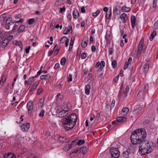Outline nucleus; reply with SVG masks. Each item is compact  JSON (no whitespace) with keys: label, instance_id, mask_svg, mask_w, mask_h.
Wrapping results in <instances>:
<instances>
[{"label":"nucleus","instance_id":"obj_61","mask_svg":"<svg viewBox=\"0 0 158 158\" xmlns=\"http://www.w3.org/2000/svg\"><path fill=\"white\" fill-rule=\"evenodd\" d=\"M10 158H16V157L14 154L10 152Z\"/></svg>","mask_w":158,"mask_h":158},{"label":"nucleus","instance_id":"obj_54","mask_svg":"<svg viewBox=\"0 0 158 158\" xmlns=\"http://www.w3.org/2000/svg\"><path fill=\"white\" fill-rule=\"evenodd\" d=\"M81 11L82 13H85V10L84 6H83L81 8Z\"/></svg>","mask_w":158,"mask_h":158},{"label":"nucleus","instance_id":"obj_21","mask_svg":"<svg viewBox=\"0 0 158 158\" xmlns=\"http://www.w3.org/2000/svg\"><path fill=\"white\" fill-rule=\"evenodd\" d=\"M72 27L71 26H70L69 27H66L64 32L66 31V32H64V34H69L70 33H72V31H71V30H72Z\"/></svg>","mask_w":158,"mask_h":158},{"label":"nucleus","instance_id":"obj_34","mask_svg":"<svg viewBox=\"0 0 158 158\" xmlns=\"http://www.w3.org/2000/svg\"><path fill=\"white\" fill-rule=\"evenodd\" d=\"M9 84H8V85L6 86V89H5L4 92L5 93H6V94L8 95L9 94Z\"/></svg>","mask_w":158,"mask_h":158},{"label":"nucleus","instance_id":"obj_59","mask_svg":"<svg viewBox=\"0 0 158 158\" xmlns=\"http://www.w3.org/2000/svg\"><path fill=\"white\" fill-rule=\"evenodd\" d=\"M43 90V89L42 88H41L39 89L37 91V94H41V93L42 92Z\"/></svg>","mask_w":158,"mask_h":158},{"label":"nucleus","instance_id":"obj_48","mask_svg":"<svg viewBox=\"0 0 158 158\" xmlns=\"http://www.w3.org/2000/svg\"><path fill=\"white\" fill-rule=\"evenodd\" d=\"M100 11L99 10L93 13V15L95 16H97L100 13Z\"/></svg>","mask_w":158,"mask_h":158},{"label":"nucleus","instance_id":"obj_8","mask_svg":"<svg viewBox=\"0 0 158 158\" xmlns=\"http://www.w3.org/2000/svg\"><path fill=\"white\" fill-rule=\"evenodd\" d=\"M105 62L104 61H102L100 63L99 62H98L95 65V68H98L100 65V67L99 68V69L100 70H102L103 68L105 66Z\"/></svg>","mask_w":158,"mask_h":158},{"label":"nucleus","instance_id":"obj_60","mask_svg":"<svg viewBox=\"0 0 158 158\" xmlns=\"http://www.w3.org/2000/svg\"><path fill=\"white\" fill-rule=\"evenodd\" d=\"M37 77H38L37 76V75H36L35 76H33V77H31L30 78H29V81H30V82H31L32 81V80H33L34 78Z\"/></svg>","mask_w":158,"mask_h":158},{"label":"nucleus","instance_id":"obj_63","mask_svg":"<svg viewBox=\"0 0 158 158\" xmlns=\"http://www.w3.org/2000/svg\"><path fill=\"white\" fill-rule=\"evenodd\" d=\"M91 49H92V50L93 52H95V51L96 50V47L94 45H93L92 46Z\"/></svg>","mask_w":158,"mask_h":158},{"label":"nucleus","instance_id":"obj_41","mask_svg":"<svg viewBox=\"0 0 158 158\" xmlns=\"http://www.w3.org/2000/svg\"><path fill=\"white\" fill-rule=\"evenodd\" d=\"M18 27V25L16 24H15L14 26L13 29L11 31H10V32L11 33L14 32L17 29V28Z\"/></svg>","mask_w":158,"mask_h":158},{"label":"nucleus","instance_id":"obj_4","mask_svg":"<svg viewBox=\"0 0 158 158\" xmlns=\"http://www.w3.org/2000/svg\"><path fill=\"white\" fill-rule=\"evenodd\" d=\"M4 15L0 16V25H3L5 23L4 27L6 29H9L10 27V17H8L6 19Z\"/></svg>","mask_w":158,"mask_h":158},{"label":"nucleus","instance_id":"obj_55","mask_svg":"<svg viewBox=\"0 0 158 158\" xmlns=\"http://www.w3.org/2000/svg\"><path fill=\"white\" fill-rule=\"evenodd\" d=\"M56 98L57 99H60L62 98V96L61 95L60 93H58L57 95Z\"/></svg>","mask_w":158,"mask_h":158},{"label":"nucleus","instance_id":"obj_6","mask_svg":"<svg viewBox=\"0 0 158 158\" xmlns=\"http://www.w3.org/2000/svg\"><path fill=\"white\" fill-rule=\"evenodd\" d=\"M27 108L28 114L31 115L33 110V103L32 102L29 101L27 104Z\"/></svg>","mask_w":158,"mask_h":158},{"label":"nucleus","instance_id":"obj_24","mask_svg":"<svg viewBox=\"0 0 158 158\" xmlns=\"http://www.w3.org/2000/svg\"><path fill=\"white\" fill-rule=\"evenodd\" d=\"M25 28V26L23 25H22L20 26L17 30V32L16 35H17V33H20L23 31L24 30Z\"/></svg>","mask_w":158,"mask_h":158},{"label":"nucleus","instance_id":"obj_9","mask_svg":"<svg viewBox=\"0 0 158 158\" xmlns=\"http://www.w3.org/2000/svg\"><path fill=\"white\" fill-rule=\"evenodd\" d=\"M131 155V151L128 149L123 152V158H129Z\"/></svg>","mask_w":158,"mask_h":158},{"label":"nucleus","instance_id":"obj_33","mask_svg":"<svg viewBox=\"0 0 158 158\" xmlns=\"http://www.w3.org/2000/svg\"><path fill=\"white\" fill-rule=\"evenodd\" d=\"M36 21V20L34 18H32L29 19L28 21V23L29 24H32Z\"/></svg>","mask_w":158,"mask_h":158},{"label":"nucleus","instance_id":"obj_57","mask_svg":"<svg viewBox=\"0 0 158 158\" xmlns=\"http://www.w3.org/2000/svg\"><path fill=\"white\" fill-rule=\"evenodd\" d=\"M109 55H111L112 54L113 52V49L112 48H110L109 49Z\"/></svg>","mask_w":158,"mask_h":158},{"label":"nucleus","instance_id":"obj_5","mask_svg":"<svg viewBox=\"0 0 158 158\" xmlns=\"http://www.w3.org/2000/svg\"><path fill=\"white\" fill-rule=\"evenodd\" d=\"M110 152L112 157L114 158H118L120 156V152L117 148H111L110 149Z\"/></svg>","mask_w":158,"mask_h":158},{"label":"nucleus","instance_id":"obj_62","mask_svg":"<svg viewBox=\"0 0 158 158\" xmlns=\"http://www.w3.org/2000/svg\"><path fill=\"white\" fill-rule=\"evenodd\" d=\"M65 7L64 6L63 8H60V13H62L63 12L65 11Z\"/></svg>","mask_w":158,"mask_h":158},{"label":"nucleus","instance_id":"obj_22","mask_svg":"<svg viewBox=\"0 0 158 158\" xmlns=\"http://www.w3.org/2000/svg\"><path fill=\"white\" fill-rule=\"evenodd\" d=\"M39 83L38 82H35V83H34L33 85L31 88L29 92H33L36 89Z\"/></svg>","mask_w":158,"mask_h":158},{"label":"nucleus","instance_id":"obj_40","mask_svg":"<svg viewBox=\"0 0 158 158\" xmlns=\"http://www.w3.org/2000/svg\"><path fill=\"white\" fill-rule=\"evenodd\" d=\"M148 85L146 84L144 85L143 92H146L148 91Z\"/></svg>","mask_w":158,"mask_h":158},{"label":"nucleus","instance_id":"obj_12","mask_svg":"<svg viewBox=\"0 0 158 158\" xmlns=\"http://www.w3.org/2000/svg\"><path fill=\"white\" fill-rule=\"evenodd\" d=\"M13 44H15L16 45L19 46L21 48V49L22 50L23 49V45L22 42L21 41H17L15 40L13 42Z\"/></svg>","mask_w":158,"mask_h":158},{"label":"nucleus","instance_id":"obj_58","mask_svg":"<svg viewBox=\"0 0 158 158\" xmlns=\"http://www.w3.org/2000/svg\"><path fill=\"white\" fill-rule=\"evenodd\" d=\"M60 66L59 64L58 63H56L54 66V68L55 69H58Z\"/></svg>","mask_w":158,"mask_h":158},{"label":"nucleus","instance_id":"obj_52","mask_svg":"<svg viewBox=\"0 0 158 158\" xmlns=\"http://www.w3.org/2000/svg\"><path fill=\"white\" fill-rule=\"evenodd\" d=\"M154 26L155 29L158 28V20L155 22L154 24Z\"/></svg>","mask_w":158,"mask_h":158},{"label":"nucleus","instance_id":"obj_14","mask_svg":"<svg viewBox=\"0 0 158 158\" xmlns=\"http://www.w3.org/2000/svg\"><path fill=\"white\" fill-rule=\"evenodd\" d=\"M143 42L141 40L139 45V47L138 50V53L141 54L142 51L143 49Z\"/></svg>","mask_w":158,"mask_h":158},{"label":"nucleus","instance_id":"obj_11","mask_svg":"<svg viewBox=\"0 0 158 158\" xmlns=\"http://www.w3.org/2000/svg\"><path fill=\"white\" fill-rule=\"evenodd\" d=\"M10 41V35L9 36L7 39H4L2 43V47L3 48H5L7 45V43Z\"/></svg>","mask_w":158,"mask_h":158},{"label":"nucleus","instance_id":"obj_37","mask_svg":"<svg viewBox=\"0 0 158 158\" xmlns=\"http://www.w3.org/2000/svg\"><path fill=\"white\" fill-rule=\"evenodd\" d=\"M111 15V10H110V11L109 12V14H108L107 13H106V17L107 19L110 18Z\"/></svg>","mask_w":158,"mask_h":158},{"label":"nucleus","instance_id":"obj_53","mask_svg":"<svg viewBox=\"0 0 158 158\" xmlns=\"http://www.w3.org/2000/svg\"><path fill=\"white\" fill-rule=\"evenodd\" d=\"M31 48V47L30 46H29L28 47L26 48H25V52L26 53H29V50Z\"/></svg>","mask_w":158,"mask_h":158},{"label":"nucleus","instance_id":"obj_42","mask_svg":"<svg viewBox=\"0 0 158 158\" xmlns=\"http://www.w3.org/2000/svg\"><path fill=\"white\" fill-rule=\"evenodd\" d=\"M112 65L114 68H115L117 65L116 61L115 60L113 61L112 62Z\"/></svg>","mask_w":158,"mask_h":158},{"label":"nucleus","instance_id":"obj_43","mask_svg":"<svg viewBox=\"0 0 158 158\" xmlns=\"http://www.w3.org/2000/svg\"><path fill=\"white\" fill-rule=\"evenodd\" d=\"M72 80V75L69 74L67 77V81L68 82L71 81Z\"/></svg>","mask_w":158,"mask_h":158},{"label":"nucleus","instance_id":"obj_36","mask_svg":"<svg viewBox=\"0 0 158 158\" xmlns=\"http://www.w3.org/2000/svg\"><path fill=\"white\" fill-rule=\"evenodd\" d=\"M85 143L84 140L80 139L79 140L77 143V144L79 145H80L84 144Z\"/></svg>","mask_w":158,"mask_h":158},{"label":"nucleus","instance_id":"obj_64","mask_svg":"<svg viewBox=\"0 0 158 158\" xmlns=\"http://www.w3.org/2000/svg\"><path fill=\"white\" fill-rule=\"evenodd\" d=\"M22 16H21V14H19V15H16L15 16V17L16 18H17V19H19V18H20V17H21Z\"/></svg>","mask_w":158,"mask_h":158},{"label":"nucleus","instance_id":"obj_32","mask_svg":"<svg viewBox=\"0 0 158 158\" xmlns=\"http://www.w3.org/2000/svg\"><path fill=\"white\" fill-rule=\"evenodd\" d=\"M66 61V60L65 58L63 57L60 60V64L61 65H64L65 64Z\"/></svg>","mask_w":158,"mask_h":158},{"label":"nucleus","instance_id":"obj_1","mask_svg":"<svg viewBox=\"0 0 158 158\" xmlns=\"http://www.w3.org/2000/svg\"><path fill=\"white\" fill-rule=\"evenodd\" d=\"M146 135L145 129H138L134 131L130 137L131 142L133 144L140 143L139 152L142 155L149 154L152 151L149 141L145 139Z\"/></svg>","mask_w":158,"mask_h":158},{"label":"nucleus","instance_id":"obj_10","mask_svg":"<svg viewBox=\"0 0 158 158\" xmlns=\"http://www.w3.org/2000/svg\"><path fill=\"white\" fill-rule=\"evenodd\" d=\"M144 107L145 105H142L141 107H139L138 108L135 109L133 111V114L135 116Z\"/></svg>","mask_w":158,"mask_h":158},{"label":"nucleus","instance_id":"obj_28","mask_svg":"<svg viewBox=\"0 0 158 158\" xmlns=\"http://www.w3.org/2000/svg\"><path fill=\"white\" fill-rule=\"evenodd\" d=\"M72 144L71 145L68 144L66 145L64 148V150L65 151H67L72 148Z\"/></svg>","mask_w":158,"mask_h":158},{"label":"nucleus","instance_id":"obj_7","mask_svg":"<svg viewBox=\"0 0 158 158\" xmlns=\"http://www.w3.org/2000/svg\"><path fill=\"white\" fill-rule=\"evenodd\" d=\"M30 127V124L27 123L26 124H22L21 126V128L23 131L27 132L28 131Z\"/></svg>","mask_w":158,"mask_h":158},{"label":"nucleus","instance_id":"obj_51","mask_svg":"<svg viewBox=\"0 0 158 158\" xmlns=\"http://www.w3.org/2000/svg\"><path fill=\"white\" fill-rule=\"evenodd\" d=\"M86 53L85 52H83L81 54V58L82 59H84L86 58Z\"/></svg>","mask_w":158,"mask_h":158},{"label":"nucleus","instance_id":"obj_23","mask_svg":"<svg viewBox=\"0 0 158 158\" xmlns=\"http://www.w3.org/2000/svg\"><path fill=\"white\" fill-rule=\"evenodd\" d=\"M129 111V109L128 108L125 107L122 109V113L123 114V115H125L128 113Z\"/></svg>","mask_w":158,"mask_h":158},{"label":"nucleus","instance_id":"obj_35","mask_svg":"<svg viewBox=\"0 0 158 158\" xmlns=\"http://www.w3.org/2000/svg\"><path fill=\"white\" fill-rule=\"evenodd\" d=\"M6 79V77H2L0 81V85H2Z\"/></svg>","mask_w":158,"mask_h":158},{"label":"nucleus","instance_id":"obj_27","mask_svg":"<svg viewBox=\"0 0 158 158\" xmlns=\"http://www.w3.org/2000/svg\"><path fill=\"white\" fill-rule=\"evenodd\" d=\"M87 151V149L85 147H82L80 149V152L82 153L83 154H85Z\"/></svg>","mask_w":158,"mask_h":158},{"label":"nucleus","instance_id":"obj_56","mask_svg":"<svg viewBox=\"0 0 158 158\" xmlns=\"http://www.w3.org/2000/svg\"><path fill=\"white\" fill-rule=\"evenodd\" d=\"M115 102V100L114 99L112 100L111 105V107H113L114 106Z\"/></svg>","mask_w":158,"mask_h":158},{"label":"nucleus","instance_id":"obj_39","mask_svg":"<svg viewBox=\"0 0 158 158\" xmlns=\"http://www.w3.org/2000/svg\"><path fill=\"white\" fill-rule=\"evenodd\" d=\"M79 151L78 149H76L73 151L70 154V156L71 157H72L74 156L73 155L74 153H77L78 151Z\"/></svg>","mask_w":158,"mask_h":158},{"label":"nucleus","instance_id":"obj_50","mask_svg":"<svg viewBox=\"0 0 158 158\" xmlns=\"http://www.w3.org/2000/svg\"><path fill=\"white\" fill-rule=\"evenodd\" d=\"M10 152L5 154L4 155V158H10Z\"/></svg>","mask_w":158,"mask_h":158},{"label":"nucleus","instance_id":"obj_26","mask_svg":"<svg viewBox=\"0 0 158 158\" xmlns=\"http://www.w3.org/2000/svg\"><path fill=\"white\" fill-rule=\"evenodd\" d=\"M129 90V87L128 86H127L126 87V88L125 89V91L124 92L123 94V96L125 98L126 97L127 95V93L128 92Z\"/></svg>","mask_w":158,"mask_h":158},{"label":"nucleus","instance_id":"obj_47","mask_svg":"<svg viewBox=\"0 0 158 158\" xmlns=\"http://www.w3.org/2000/svg\"><path fill=\"white\" fill-rule=\"evenodd\" d=\"M87 44L88 43L86 41H84V42L82 43L81 46L83 48H85L87 46Z\"/></svg>","mask_w":158,"mask_h":158},{"label":"nucleus","instance_id":"obj_45","mask_svg":"<svg viewBox=\"0 0 158 158\" xmlns=\"http://www.w3.org/2000/svg\"><path fill=\"white\" fill-rule=\"evenodd\" d=\"M45 111L44 110H42L39 114V116L40 117H43Z\"/></svg>","mask_w":158,"mask_h":158},{"label":"nucleus","instance_id":"obj_19","mask_svg":"<svg viewBox=\"0 0 158 158\" xmlns=\"http://www.w3.org/2000/svg\"><path fill=\"white\" fill-rule=\"evenodd\" d=\"M79 13L78 11L77 10H74L73 12V16L74 19H77L78 17Z\"/></svg>","mask_w":158,"mask_h":158},{"label":"nucleus","instance_id":"obj_29","mask_svg":"<svg viewBox=\"0 0 158 158\" xmlns=\"http://www.w3.org/2000/svg\"><path fill=\"white\" fill-rule=\"evenodd\" d=\"M69 40V39H68L66 36H64L62 38L60 41V42L61 43H64L66 42L68 40Z\"/></svg>","mask_w":158,"mask_h":158},{"label":"nucleus","instance_id":"obj_44","mask_svg":"<svg viewBox=\"0 0 158 158\" xmlns=\"http://www.w3.org/2000/svg\"><path fill=\"white\" fill-rule=\"evenodd\" d=\"M105 39L106 40L107 42L109 43L110 42V35H107L106 34L105 36Z\"/></svg>","mask_w":158,"mask_h":158},{"label":"nucleus","instance_id":"obj_31","mask_svg":"<svg viewBox=\"0 0 158 158\" xmlns=\"http://www.w3.org/2000/svg\"><path fill=\"white\" fill-rule=\"evenodd\" d=\"M50 77V75L49 74H47L46 75H42L40 76V78L41 79H45L48 77Z\"/></svg>","mask_w":158,"mask_h":158},{"label":"nucleus","instance_id":"obj_38","mask_svg":"<svg viewBox=\"0 0 158 158\" xmlns=\"http://www.w3.org/2000/svg\"><path fill=\"white\" fill-rule=\"evenodd\" d=\"M44 103V100L41 99L40 100V102L39 103V106L40 107H42L43 106Z\"/></svg>","mask_w":158,"mask_h":158},{"label":"nucleus","instance_id":"obj_18","mask_svg":"<svg viewBox=\"0 0 158 158\" xmlns=\"http://www.w3.org/2000/svg\"><path fill=\"white\" fill-rule=\"evenodd\" d=\"M57 136H58V140L60 142H67V141L66 140L67 139L65 137H62L60 135H58Z\"/></svg>","mask_w":158,"mask_h":158},{"label":"nucleus","instance_id":"obj_49","mask_svg":"<svg viewBox=\"0 0 158 158\" xmlns=\"http://www.w3.org/2000/svg\"><path fill=\"white\" fill-rule=\"evenodd\" d=\"M129 64H129V63H128V62H126L124 64V69H127L128 68V67Z\"/></svg>","mask_w":158,"mask_h":158},{"label":"nucleus","instance_id":"obj_16","mask_svg":"<svg viewBox=\"0 0 158 158\" xmlns=\"http://www.w3.org/2000/svg\"><path fill=\"white\" fill-rule=\"evenodd\" d=\"M91 89V86L90 85H87L85 87V93L86 94L88 95L90 94V90Z\"/></svg>","mask_w":158,"mask_h":158},{"label":"nucleus","instance_id":"obj_20","mask_svg":"<svg viewBox=\"0 0 158 158\" xmlns=\"http://www.w3.org/2000/svg\"><path fill=\"white\" fill-rule=\"evenodd\" d=\"M131 10V8L130 7H127L125 6L122 7V9H121V11L123 12H128Z\"/></svg>","mask_w":158,"mask_h":158},{"label":"nucleus","instance_id":"obj_30","mask_svg":"<svg viewBox=\"0 0 158 158\" xmlns=\"http://www.w3.org/2000/svg\"><path fill=\"white\" fill-rule=\"evenodd\" d=\"M149 68V65L148 64H146L143 66L144 71L145 73H146Z\"/></svg>","mask_w":158,"mask_h":158},{"label":"nucleus","instance_id":"obj_46","mask_svg":"<svg viewBox=\"0 0 158 158\" xmlns=\"http://www.w3.org/2000/svg\"><path fill=\"white\" fill-rule=\"evenodd\" d=\"M157 2V0H154L153 2L152 6L154 8L156 7V3Z\"/></svg>","mask_w":158,"mask_h":158},{"label":"nucleus","instance_id":"obj_17","mask_svg":"<svg viewBox=\"0 0 158 158\" xmlns=\"http://www.w3.org/2000/svg\"><path fill=\"white\" fill-rule=\"evenodd\" d=\"M117 120L118 122H124L127 121V118L125 117H119L117 118Z\"/></svg>","mask_w":158,"mask_h":158},{"label":"nucleus","instance_id":"obj_2","mask_svg":"<svg viewBox=\"0 0 158 158\" xmlns=\"http://www.w3.org/2000/svg\"><path fill=\"white\" fill-rule=\"evenodd\" d=\"M77 116L75 113H72L67 117L62 119L63 126L67 131L73 129L76 125L77 121Z\"/></svg>","mask_w":158,"mask_h":158},{"label":"nucleus","instance_id":"obj_3","mask_svg":"<svg viewBox=\"0 0 158 158\" xmlns=\"http://www.w3.org/2000/svg\"><path fill=\"white\" fill-rule=\"evenodd\" d=\"M69 109L68 107L67 104L64 105V107H62L61 109H57L56 112L57 115L60 118L64 117L66 116L69 113Z\"/></svg>","mask_w":158,"mask_h":158},{"label":"nucleus","instance_id":"obj_15","mask_svg":"<svg viewBox=\"0 0 158 158\" xmlns=\"http://www.w3.org/2000/svg\"><path fill=\"white\" fill-rule=\"evenodd\" d=\"M127 15L125 13L122 14L120 17V18L122 20L123 23H125L126 22V19L127 18Z\"/></svg>","mask_w":158,"mask_h":158},{"label":"nucleus","instance_id":"obj_25","mask_svg":"<svg viewBox=\"0 0 158 158\" xmlns=\"http://www.w3.org/2000/svg\"><path fill=\"white\" fill-rule=\"evenodd\" d=\"M156 35V31H153V32H152V33L151 34V35L150 36V38H149L150 40L151 41H152L153 40V38Z\"/></svg>","mask_w":158,"mask_h":158},{"label":"nucleus","instance_id":"obj_13","mask_svg":"<svg viewBox=\"0 0 158 158\" xmlns=\"http://www.w3.org/2000/svg\"><path fill=\"white\" fill-rule=\"evenodd\" d=\"M131 23L132 27L134 28L135 26L136 23V17L134 16H131Z\"/></svg>","mask_w":158,"mask_h":158}]
</instances>
